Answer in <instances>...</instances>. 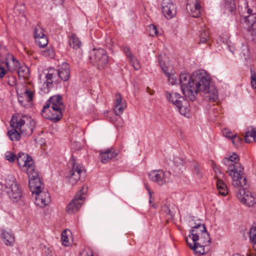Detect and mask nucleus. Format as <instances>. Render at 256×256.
<instances>
[{
  "instance_id": "1",
  "label": "nucleus",
  "mask_w": 256,
  "mask_h": 256,
  "mask_svg": "<svg viewBox=\"0 0 256 256\" xmlns=\"http://www.w3.org/2000/svg\"><path fill=\"white\" fill-rule=\"evenodd\" d=\"M208 74L202 70L192 74L190 76L187 74H181L180 76V84L183 94L186 98L192 102L196 98L198 88L204 90L208 84Z\"/></svg>"
},
{
  "instance_id": "2",
  "label": "nucleus",
  "mask_w": 256,
  "mask_h": 256,
  "mask_svg": "<svg viewBox=\"0 0 256 256\" xmlns=\"http://www.w3.org/2000/svg\"><path fill=\"white\" fill-rule=\"evenodd\" d=\"M186 240L188 246L198 256L204 254L210 250L211 240L204 224L194 226Z\"/></svg>"
},
{
  "instance_id": "3",
  "label": "nucleus",
  "mask_w": 256,
  "mask_h": 256,
  "mask_svg": "<svg viewBox=\"0 0 256 256\" xmlns=\"http://www.w3.org/2000/svg\"><path fill=\"white\" fill-rule=\"evenodd\" d=\"M64 108L62 97L60 96H54L48 100L41 112L45 118L54 122H57L62 118Z\"/></svg>"
},
{
  "instance_id": "4",
  "label": "nucleus",
  "mask_w": 256,
  "mask_h": 256,
  "mask_svg": "<svg viewBox=\"0 0 256 256\" xmlns=\"http://www.w3.org/2000/svg\"><path fill=\"white\" fill-rule=\"evenodd\" d=\"M32 180V184L29 180V187L32 192L36 194L35 204L41 208H44L50 202V194L48 192L42 190L44 184L39 176Z\"/></svg>"
},
{
  "instance_id": "5",
  "label": "nucleus",
  "mask_w": 256,
  "mask_h": 256,
  "mask_svg": "<svg viewBox=\"0 0 256 256\" xmlns=\"http://www.w3.org/2000/svg\"><path fill=\"white\" fill-rule=\"evenodd\" d=\"M12 128H18L22 135L24 136H30L35 127L34 120L28 116H12L10 122Z\"/></svg>"
},
{
  "instance_id": "6",
  "label": "nucleus",
  "mask_w": 256,
  "mask_h": 256,
  "mask_svg": "<svg viewBox=\"0 0 256 256\" xmlns=\"http://www.w3.org/2000/svg\"><path fill=\"white\" fill-rule=\"evenodd\" d=\"M227 162L228 168L226 172L232 178L233 186L238 188L246 186L248 182L241 164L236 163L233 164H230L231 162Z\"/></svg>"
},
{
  "instance_id": "7",
  "label": "nucleus",
  "mask_w": 256,
  "mask_h": 256,
  "mask_svg": "<svg viewBox=\"0 0 256 256\" xmlns=\"http://www.w3.org/2000/svg\"><path fill=\"white\" fill-rule=\"evenodd\" d=\"M16 160L18 165L23 170L26 171L29 180L32 184V180L38 176L39 172L34 168L32 157L24 153H19Z\"/></svg>"
},
{
  "instance_id": "8",
  "label": "nucleus",
  "mask_w": 256,
  "mask_h": 256,
  "mask_svg": "<svg viewBox=\"0 0 256 256\" xmlns=\"http://www.w3.org/2000/svg\"><path fill=\"white\" fill-rule=\"evenodd\" d=\"M90 62L99 69L104 68L108 64V57L103 48H94L90 52Z\"/></svg>"
},
{
  "instance_id": "9",
  "label": "nucleus",
  "mask_w": 256,
  "mask_h": 256,
  "mask_svg": "<svg viewBox=\"0 0 256 256\" xmlns=\"http://www.w3.org/2000/svg\"><path fill=\"white\" fill-rule=\"evenodd\" d=\"M4 186V190L6 192L11 200L14 202H17L20 200L22 196V191L12 176L6 180Z\"/></svg>"
},
{
  "instance_id": "10",
  "label": "nucleus",
  "mask_w": 256,
  "mask_h": 256,
  "mask_svg": "<svg viewBox=\"0 0 256 256\" xmlns=\"http://www.w3.org/2000/svg\"><path fill=\"white\" fill-rule=\"evenodd\" d=\"M68 165L70 166H72V168L70 170L67 178H68L70 182L72 185H74L80 180L82 176H85L86 170L82 166L76 164L75 160L73 157L70 160Z\"/></svg>"
},
{
  "instance_id": "11",
  "label": "nucleus",
  "mask_w": 256,
  "mask_h": 256,
  "mask_svg": "<svg viewBox=\"0 0 256 256\" xmlns=\"http://www.w3.org/2000/svg\"><path fill=\"white\" fill-rule=\"evenodd\" d=\"M170 176V172H164L161 170H152L148 174L150 179L159 186H162L168 182Z\"/></svg>"
},
{
  "instance_id": "12",
  "label": "nucleus",
  "mask_w": 256,
  "mask_h": 256,
  "mask_svg": "<svg viewBox=\"0 0 256 256\" xmlns=\"http://www.w3.org/2000/svg\"><path fill=\"white\" fill-rule=\"evenodd\" d=\"M246 187L247 184L244 187L238 188L237 196L243 204L248 206H252L256 203V198L255 194L248 190H246Z\"/></svg>"
},
{
  "instance_id": "13",
  "label": "nucleus",
  "mask_w": 256,
  "mask_h": 256,
  "mask_svg": "<svg viewBox=\"0 0 256 256\" xmlns=\"http://www.w3.org/2000/svg\"><path fill=\"white\" fill-rule=\"evenodd\" d=\"M84 188H82L81 190L78 192L76 194L74 198L68 205L66 208V212L70 214L75 213L78 212L82 206L84 202V197L82 196L84 192H82V190H84Z\"/></svg>"
},
{
  "instance_id": "14",
  "label": "nucleus",
  "mask_w": 256,
  "mask_h": 256,
  "mask_svg": "<svg viewBox=\"0 0 256 256\" xmlns=\"http://www.w3.org/2000/svg\"><path fill=\"white\" fill-rule=\"evenodd\" d=\"M162 8L164 15L167 18H172L176 14V6L170 0H163Z\"/></svg>"
},
{
  "instance_id": "15",
  "label": "nucleus",
  "mask_w": 256,
  "mask_h": 256,
  "mask_svg": "<svg viewBox=\"0 0 256 256\" xmlns=\"http://www.w3.org/2000/svg\"><path fill=\"white\" fill-rule=\"evenodd\" d=\"M200 0H187L186 10L194 18H198L200 14Z\"/></svg>"
},
{
  "instance_id": "16",
  "label": "nucleus",
  "mask_w": 256,
  "mask_h": 256,
  "mask_svg": "<svg viewBox=\"0 0 256 256\" xmlns=\"http://www.w3.org/2000/svg\"><path fill=\"white\" fill-rule=\"evenodd\" d=\"M208 84L204 88V90L202 88H198V92H202L206 96L205 97L210 100L215 102L218 100V95L216 90L212 86L210 85V77L208 75Z\"/></svg>"
},
{
  "instance_id": "17",
  "label": "nucleus",
  "mask_w": 256,
  "mask_h": 256,
  "mask_svg": "<svg viewBox=\"0 0 256 256\" xmlns=\"http://www.w3.org/2000/svg\"><path fill=\"white\" fill-rule=\"evenodd\" d=\"M158 62L162 72L168 76L169 82L172 85L176 84L177 83L176 78L174 74L172 73V68L169 66H166L165 62L160 59V57L158 58Z\"/></svg>"
},
{
  "instance_id": "18",
  "label": "nucleus",
  "mask_w": 256,
  "mask_h": 256,
  "mask_svg": "<svg viewBox=\"0 0 256 256\" xmlns=\"http://www.w3.org/2000/svg\"><path fill=\"white\" fill-rule=\"evenodd\" d=\"M115 106L114 110L116 116H120L126 107V104L120 93H117L115 96Z\"/></svg>"
},
{
  "instance_id": "19",
  "label": "nucleus",
  "mask_w": 256,
  "mask_h": 256,
  "mask_svg": "<svg viewBox=\"0 0 256 256\" xmlns=\"http://www.w3.org/2000/svg\"><path fill=\"white\" fill-rule=\"evenodd\" d=\"M58 76L64 81H66L70 78V67L67 62H64L58 66L57 70Z\"/></svg>"
},
{
  "instance_id": "20",
  "label": "nucleus",
  "mask_w": 256,
  "mask_h": 256,
  "mask_svg": "<svg viewBox=\"0 0 256 256\" xmlns=\"http://www.w3.org/2000/svg\"><path fill=\"white\" fill-rule=\"evenodd\" d=\"M117 155L118 154L112 149H108L100 152L99 158L102 162L106 164L112 158H115Z\"/></svg>"
},
{
  "instance_id": "21",
  "label": "nucleus",
  "mask_w": 256,
  "mask_h": 256,
  "mask_svg": "<svg viewBox=\"0 0 256 256\" xmlns=\"http://www.w3.org/2000/svg\"><path fill=\"white\" fill-rule=\"evenodd\" d=\"M6 64L10 72L16 71L20 66L18 60L12 55H10L8 58L6 59Z\"/></svg>"
},
{
  "instance_id": "22",
  "label": "nucleus",
  "mask_w": 256,
  "mask_h": 256,
  "mask_svg": "<svg viewBox=\"0 0 256 256\" xmlns=\"http://www.w3.org/2000/svg\"><path fill=\"white\" fill-rule=\"evenodd\" d=\"M2 238L7 246H12L14 242V236L10 230H2Z\"/></svg>"
},
{
  "instance_id": "23",
  "label": "nucleus",
  "mask_w": 256,
  "mask_h": 256,
  "mask_svg": "<svg viewBox=\"0 0 256 256\" xmlns=\"http://www.w3.org/2000/svg\"><path fill=\"white\" fill-rule=\"evenodd\" d=\"M166 96L176 106L178 104H181L182 100H183V98H182L180 94L176 92L170 94L166 92Z\"/></svg>"
},
{
  "instance_id": "24",
  "label": "nucleus",
  "mask_w": 256,
  "mask_h": 256,
  "mask_svg": "<svg viewBox=\"0 0 256 256\" xmlns=\"http://www.w3.org/2000/svg\"><path fill=\"white\" fill-rule=\"evenodd\" d=\"M244 140L247 143L256 142V129L252 127L248 128L246 132Z\"/></svg>"
},
{
  "instance_id": "25",
  "label": "nucleus",
  "mask_w": 256,
  "mask_h": 256,
  "mask_svg": "<svg viewBox=\"0 0 256 256\" xmlns=\"http://www.w3.org/2000/svg\"><path fill=\"white\" fill-rule=\"evenodd\" d=\"M69 44L74 49H79L82 46V42L75 34H72L69 37Z\"/></svg>"
},
{
  "instance_id": "26",
  "label": "nucleus",
  "mask_w": 256,
  "mask_h": 256,
  "mask_svg": "<svg viewBox=\"0 0 256 256\" xmlns=\"http://www.w3.org/2000/svg\"><path fill=\"white\" fill-rule=\"evenodd\" d=\"M216 184L219 194L222 196H226L228 193V190L224 182L222 180L218 178L216 180Z\"/></svg>"
},
{
  "instance_id": "27",
  "label": "nucleus",
  "mask_w": 256,
  "mask_h": 256,
  "mask_svg": "<svg viewBox=\"0 0 256 256\" xmlns=\"http://www.w3.org/2000/svg\"><path fill=\"white\" fill-rule=\"evenodd\" d=\"M16 72L20 78H22L24 79L28 78L29 76V70L26 66L24 64L20 66Z\"/></svg>"
},
{
  "instance_id": "28",
  "label": "nucleus",
  "mask_w": 256,
  "mask_h": 256,
  "mask_svg": "<svg viewBox=\"0 0 256 256\" xmlns=\"http://www.w3.org/2000/svg\"><path fill=\"white\" fill-rule=\"evenodd\" d=\"M22 134L18 128H12V129L8 132V135L11 140H18L20 138Z\"/></svg>"
},
{
  "instance_id": "29",
  "label": "nucleus",
  "mask_w": 256,
  "mask_h": 256,
  "mask_svg": "<svg viewBox=\"0 0 256 256\" xmlns=\"http://www.w3.org/2000/svg\"><path fill=\"white\" fill-rule=\"evenodd\" d=\"M58 76L57 70L54 68L50 69L48 74L46 75V78L48 80V83L52 84L53 80L56 78Z\"/></svg>"
},
{
  "instance_id": "30",
  "label": "nucleus",
  "mask_w": 256,
  "mask_h": 256,
  "mask_svg": "<svg viewBox=\"0 0 256 256\" xmlns=\"http://www.w3.org/2000/svg\"><path fill=\"white\" fill-rule=\"evenodd\" d=\"M210 40L209 33L208 31L204 30L200 32V34L199 44L208 43Z\"/></svg>"
},
{
  "instance_id": "31",
  "label": "nucleus",
  "mask_w": 256,
  "mask_h": 256,
  "mask_svg": "<svg viewBox=\"0 0 256 256\" xmlns=\"http://www.w3.org/2000/svg\"><path fill=\"white\" fill-rule=\"evenodd\" d=\"M227 160L229 161V162H230V164H234L236 163H239L238 162L239 158H238V155L234 153L229 158H225L224 160V163L226 166H227V162H228Z\"/></svg>"
},
{
  "instance_id": "32",
  "label": "nucleus",
  "mask_w": 256,
  "mask_h": 256,
  "mask_svg": "<svg viewBox=\"0 0 256 256\" xmlns=\"http://www.w3.org/2000/svg\"><path fill=\"white\" fill-rule=\"evenodd\" d=\"M36 42L40 48H44L48 44V40L46 36L35 39Z\"/></svg>"
},
{
  "instance_id": "33",
  "label": "nucleus",
  "mask_w": 256,
  "mask_h": 256,
  "mask_svg": "<svg viewBox=\"0 0 256 256\" xmlns=\"http://www.w3.org/2000/svg\"><path fill=\"white\" fill-rule=\"evenodd\" d=\"M176 107L178 108L181 114L186 116L189 114L190 110V108L183 106L182 102L181 103V104H178Z\"/></svg>"
},
{
  "instance_id": "34",
  "label": "nucleus",
  "mask_w": 256,
  "mask_h": 256,
  "mask_svg": "<svg viewBox=\"0 0 256 256\" xmlns=\"http://www.w3.org/2000/svg\"><path fill=\"white\" fill-rule=\"evenodd\" d=\"M245 22L249 24L250 26H252L256 22V14H251L246 16Z\"/></svg>"
},
{
  "instance_id": "35",
  "label": "nucleus",
  "mask_w": 256,
  "mask_h": 256,
  "mask_svg": "<svg viewBox=\"0 0 256 256\" xmlns=\"http://www.w3.org/2000/svg\"><path fill=\"white\" fill-rule=\"evenodd\" d=\"M34 38L35 39L46 36L44 34L43 29L40 26H36L34 30Z\"/></svg>"
},
{
  "instance_id": "36",
  "label": "nucleus",
  "mask_w": 256,
  "mask_h": 256,
  "mask_svg": "<svg viewBox=\"0 0 256 256\" xmlns=\"http://www.w3.org/2000/svg\"><path fill=\"white\" fill-rule=\"evenodd\" d=\"M42 54L46 57L53 58L54 56V52L52 48H50L46 50L41 51Z\"/></svg>"
},
{
  "instance_id": "37",
  "label": "nucleus",
  "mask_w": 256,
  "mask_h": 256,
  "mask_svg": "<svg viewBox=\"0 0 256 256\" xmlns=\"http://www.w3.org/2000/svg\"><path fill=\"white\" fill-rule=\"evenodd\" d=\"M241 54L244 58L246 60H248L250 58V50L246 45H243L242 46V52Z\"/></svg>"
},
{
  "instance_id": "38",
  "label": "nucleus",
  "mask_w": 256,
  "mask_h": 256,
  "mask_svg": "<svg viewBox=\"0 0 256 256\" xmlns=\"http://www.w3.org/2000/svg\"><path fill=\"white\" fill-rule=\"evenodd\" d=\"M148 31L150 36H158V31L156 26L150 24L148 26Z\"/></svg>"
},
{
  "instance_id": "39",
  "label": "nucleus",
  "mask_w": 256,
  "mask_h": 256,
  "mask_svg": "<svg viewBox=\"0 0 256 256\" xmlns=\"http://www.w3.org/2000/svg\"><path fill=\"white\" fill-rule=\"evenodd\" d=\"M129 61L135 70H138L140 68V66L139 62L134 56H133V58H130Z\"/></svg>"
},
{
  "instance_id": "40",
  "label": "nucleus",
  "mask_w": 256,
  "mask_h": 256,
  "mask_svg": "<svg viewBox=\"0 0 256 256\" xmlns=\"http://www.w3.org/2000/svg\"><path fill=\"white\" fill-rule=\"evenodd\" d=\"M34 92L30 89H26L24 95V96L27 99L28 102H30L33 100Z\"/></svg>"
},
{
  "instance_id": "41",
  "label": "nucleus",
  "mask_w": 256,
  "mask_h": 256,
  "mask_svg": "<svg viewBox=\"0 0 256 256\" xmlns=\"http://www.w3.org/2000/svg\"><path fill=\"white\" fill-rule=\"evenodd\" d=\"M4 157L6 160H8L10 162H14L16 160V155L14 153L8 151L5 153Z\"/></svg>"
},
{
  "instance_id": "42",
  "label": "nucleus",
  "mask_w": 256,
  "mask_h": 256,
  "mask_svg": "<svg viewBox=\"0 0 256 256\" xmlns=\"http://www.w3.org/2000/svg\"><path fill=\"white\" fill-rule=\"evenodd\" d=\"M251 75V84L254 88H256V74L254 70L250 68Z\"/></svg>"
},
{
  "instance_id": "43",
  "label": "nucleus",
  "mask_w": 256,
  "mask_h": 256,
  "mask_svg": "<svg viewBox=\"0 0 256 256\" xmlns=\"http://www.w3.org/2000/svg\"><path fill=\"white\" fill-rule=\"evenodd\" d=\"M249 237L250 242L256 240V228L252 227L250 230Z\"/></svg>"
},
{
  "instance_id": "44",
  "label": "nucleus",
  "mask_w": 256,
  "mask_h": 256,
  "mask_svg": "<svg viewBox=\"0 0 256 256\" xmlns=\"http://www.w3.org/2000/svg\"><path fill=\"white\" fill-rule=\"evenodd\" d=\"M231 140L235 146H238L242 142V138L235 134Z\"/></svg>"
},
{
  "instance_id": "45",
  "label": "nucleus",
  "mask_w": 256,
  "mask_h": 256,
  "mask_svg": "<svg viewBox=\"0 0 256 256\" xmlns=\"http://www.w3.org/2000/svg\"><path fill=\"white\" fill-rule=\"evenodd\" d=\"M228 8L231 12L236 9V2L234 0H226Z\"/></svg>"
},
{
  "instance_id": "46",
  "label": "nucleus",
  "mask_w": 256,
  "mask_h": 256,
  "mask_svg": "<svg viewBox=\"0 0 256 256\" xmlns=\"http://www.w3.org/2000/svg\"><path fill=\"white\" fill-rule=\"evenodd\" d=\"M174 162L176 166L178 168H179L180 170L182 167L184 166V160L180 158H174Z\"/></svg>"
},
{
  "instance_id": "47",
  "label": "nucleus",
  "mask_w": 256,
  "mask_h": 256,
  "mask_svg": "<svg viewBox=\"0 0 256 256\" xmlns=\"http://www.w3.org/2000/svg\"><path fill=\"white\" fill-rule=\"evenodd\" d=\"M79 256H94L92 252L88 249H84L79 254Z\"/></svg>"
},
{
  "instance_id": "48",
  "label": "nucleus",
  "mask_w": 256,
  "mask_h": 256,
  "mask_svg": "<svg viewBox=\"0 0 256 256\" xmlns=\"http://www.w3.org/2000/svg\"><path fill=\"white\" fill-rule=\"evenodd\" d=\"M79 256H94L92 252L88 249H84L79 254Z\"/></svg>"
},
{
  "instance_id": "49",
  "label": "nucleus",
  "mask_w": 256,
  "mask_h": 256,
  "mask_svg": "<svg viewBox=\"0 0 256 256\" xmlns=\"http://www.w3.org/2000/svg\"><path fill=\"white\" fill-rule=\"evenodd\" d=\"M79 256H94L92 252L88 249H84L79 254Z\"/></svg>"
},
{
  "instance_id": "50",
  "label": "nucleus",
  "mask_w": 256,
  "mask_h": 256,
  "mask_svg": "<svg viewBox=\"0 0 256 256\" xmlns=\"http://www.w3.org/2000/svg\"><path fill=\"white\" fill-rule=\"evenodd\" d=\"M66 232L67 231L64 230L62 234V240L64 244L66 246L68 245V238L66 235Z\"/></svg>"
},
{
  "instance_id": "51",
  "label": "nucleus",
  "mask_w": 256,
  "mask_h": 256,
  "mask_svg": "<svg viewBox=\"0 0 256 256\" xmlns=\"http://www.w3.org/2000/svg\"><path fill=\"white\" fill-rule=\"evenodd\" d=\"M124 52L128 59L131 58L134 56L131 53L130 48L128 46H125L124 48Z\"/></svg>"
},
{
  "instance_id": "52",
  "label": "nucleus",
  "mask_w": 256,
  "mask_h": 256,
  "mask_svg": "<svg viewBox=\"0 0 256 256\" xmlns=\"http://www.w3.org/2000/svg\"><path fill=\"white\" fill-rule=\"evenodd\" d=\"M223 134L226 138H230L231 140L234 136L230 131L227 130H225L223 132Z\"/></svg>"
},
{
  "instance_id": "53",
  "label": "nucleus",
  "mask_w": 256,
  "mask_h": 256,
  "mask_svg": "<svg viewBox=\"0 0 256 256\" xmlns=\"http://www.w3.org/2000/svg\"><path fill=\"white\" fill-rule=\"evenodd\" d=\"M194 173L196 174L198 178H200L202 176V174L200 172V169L198 167H196L194 171Z\"/></svg>"
},
{
  "instance_id": "54",
  "label": "nucleus",
  "mask_w": 256,
  "mask_h": 256,
  "mask_svg": "<svg viewBox=\"0 0 256 256\" xmlns=\"http://www.w3.org/2000/svg\"><path fill=\"white\" fill-rule=\"evenodd\" d=\"M145 187L146 188V189L147 190L148 194H149V195H150V202L151 203L152 202V192H151L150 188H148V186L147 184H145Z\"/></svg>"
},
{
  "instance_id": "55",
  "label": "nucleus",
  "mask_w": 256,
  "mask_h": 256,
  "mask_svg": "<svg viewBox=\"0 0 256 256\" xmlns=\"http://www.w3.org/2000/svg\"><path fill=\"white\" fill-rule=\"evenodd\" d=\"M6 74V70L2 67H0V78H2Z\"/></svg>"
},
{
  "instance_id": "56",
  "label": "nucleus",
  "mask_w": 256,
  "mask_h": 256,
  "mask_svg": "<svg viewBox=\"0 0 256 256\" xmlns=\"http://www.w3.org/2000/svg\"><path fill=\"white\" fill-rule=\"evenodd\" d=\"M54 2L57 5L62 4L64 0H53Z\"/></svg>"
},
{
  "instance_id": "57",
  "label": "nucleus",
  "mask_w": 256,
  "mask_h": 256,
  "mask_svg": "<svg viewBox=\"0 0 256 256\" xmlns=\"http://www.w3.org/2000/svg\"><path fill=\"white\" fill-rule=\"evenodd\" d=\"M253 246V248L256 251V240L252 242Z\"/></svg>"
},
{
  "instance_id": "58",
  "label": "nucleus",
  "mask_w": 256,
  "mask_h": 256,
  "mask_svg": "<svg viewBox=\"0 0 256 256\" xmlns=\"http://www.w3.org/2000/svg\"><path fill=\"white\" fill-rule=\"evenodd\" d=\"M18 101L19 102L22 104V105H23V100H22V97H19L18 98Z\"/></svg>"
},
{
  "instance_id": "59",
  "label": "nucleus",
  "mask_w": 256,
  "mask_h": 256,
  "mask_svg": "<svg viewBox=\"0 0 256 256\" xmlns=\"http://www.w3.org/2000/svg\"><path fill=\"white\" fill-rule=\"evenodd\" d=\"M247 12L248 14V15L251 14H252V10L250 8H248V9Z\"/></svg>"
},
{
  "instance_id": "60",
  "label": "nucleus",
  "mask_w": 256,
  "mask_h": 256,
  "mask_svg": "<svg viewBox=\"0 0 256 256\" xmlns=\"http://www.w3.org/2000/svg\"><path fill=\"white\" fill-rule=\"evenodd\" d=\"M248 256H255L254 255H253L252 254H248Z\"/></svg>"
},
{
  "instance_id": "61",
  "label": "nucleus",
  "mask_w": 256,
  "mask_h": 256,
  "mask_svg": "<svg viewBox=\"0 0 256 256\" xmlns=\"http://www.w3.org/2000/svg\"><path fill=\"white\" fill-rule=\"evenodd\" d=\"M150 94H154V92H150Z\"/></svg>"
}]
</instances>
